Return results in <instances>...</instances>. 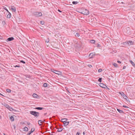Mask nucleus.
<instances>
[{
  "label": "nucleus",
  "instance_id": "obj_1",
  "mask_svg": "<svg viewBox=\"0 0 135 135\" xmlns=\"http://www.w3.org/2000/svg\"><path fill=\"white\" fill-rule=\"evenodd\" d=\"M30 113L33 115L35 117H38L39 115V113L35 111H31L30 112Z\"/></svg>",
  "mask_w": 135,
  "mask_h": 135
},
{
  "label": "nucleus",
  "instance_id": "obj_2",
  "mask_svg": "<svg viewBox=\"0 0 135 135\" xmlns=\"http://www.w3.org/2000/svg\"><path fill=\"white\" fill-rule=\"evenodd\" d=\"M33 15L36 16L38 17L41 16L42 14L41 12H36L33 13Z\"/></svg>",
  "mask_w": 135,
  "mask_h": 135
},
{
  "label": "nucleus",
  "instance_id": "obj_3",
  "mask_svg": "<svg viewBox=\"0 0 135 135\" xmlns=\"http://www.w3.org/2000/svg\"><path fill=\"white\" fill-rule=\"evenodd\" d=\"M82 13L84 15H87L89 14V11L88 10H87L86 9H85L82 12Z\"/></svg>",
  "mask_w": 135,
  "mask_h": 135
},
{
  "label": "nucleus",
  "instance_id": "obj_4",
  "mask_svg": "<svg viewBox=\"0 0 135 135\" xmlns=\"http://www.w3.org/2000/svg\"><path fill=\"white\" fill-rule=\"evenodd\" d=\"M121 95L126 100H127V99H128V97L125 95L123 92L122 93H120Z\"/></svg>",
  "mask_w": 135,
  "mask_h": 135
},
{
  "label": "nucleus",
  "instance_id": "obj_5",
  "mask_svg": "<svg viewBox=\"0 0 135 135\" xmlns=\"http://www.w3.org/2000/svg\"><path fill=\"white\" fill-rule=\"evenodd\" d=\"M11 9L13 12H16V8L14 6H11Z\"/></svg>",
  "mask_w": 135,
  "mask_h": 135
},
{
  "label": "nucleus",
  "instance_id": "obj_6",
  "mask_svg": "<svg viewBox=\"0 0 135 135\" xmlns=\"http://www.w3.org/2000/svg\"><path fill=\"white\" fill-rule=\"evenodd\" d=\"M99 85L100 87L104 88L107 87L105 85L102 83H100Z\"/></svg>",
  "mask_w": 135,
  "mask_h": 135
},
{
  "label": "nucleus",
  "instance_id": "obj_7",
  "mask_svg": "<svg viewBox=\"0 0 135 135\" xmlns=\"http://www.w3.org/2000/svg\"><path fill=\"white\" fill-rule=\"evenodd\" d=\"M35 130V129L34 128H32L31 129V131L29 132L27 134V135H30V134L33 132Z\"/></svg>",
  "mask_w": 135,
  "mask_h": 135
},
{
  "label": "nucleus",
  "instance_id": "obj_8",
  "mask_svg": "<svg viewBox=\"0 0 135 135\" xmlns=\"http://www.w3.org/2000/svg\"><path fill=\"white\" fill-rule=\"evenodd\" d=\"M6 107L8 108V109H9L10 110H14V109L11 107L9 106L8 105V104L7 105Z\"/></svg>",
  "mask_w": 135,
  "mask_h": 135
},
{
  "label": "nucleus",
  "instance_id": "obj_9",
  "mask_svg": "<svg viewBox=\"0 0 135 135\" xmlns=\"http://www.w3.org/2000/svg\"><path fill=\"white\" fill-rule=\"evenodd\" d=\"M14 39V38L13 37H9L8 38L7 40L8 41H11L13 40Z\"/></svg>",
  "mask_w": 135,
  "mask_h": 135
},
{
  "label": "nucleus",
  "instance_id": "obj_10",
  "mask_svg": "<svg viewBox=\"0 0 135 135\" xmlns=\"http://www.w3.org/2000/svg\"><path fill=\"white\" fill-rule=\"evenodd\" d=\"M117 111L120 113L123 114L124 113L123 111L119 109H117Z\"/></svg>",
  "mask_w": 135,
  "mask_h": 135
},
{
  "label": "nucleus",
  "instance_id": "obj_11",
  "mask_svg": "<svg viewBox=\"0 0 135 135\" xmlns=\"http://www.w3.org/2000/svg\"><path fill=\"white\" fill-rule=\"evenodd\" d=\"M78 44L79 45L78 46V48H80L81 47L82 43L81 42H79L78 43Z\"/></svg>",
  "mask_w": 135,
  "mask_h": 135
},
{
  "label": "nucleus",
  "instance_id": "obj_12",
  "mask_svg": "<svg viewBox=\"0 0 135 135\" xmlns=\"http://www.w3.org/2000/svg\"><path fill=\"white\" fill-rule=\"evenodd\" d=\"M67 120V119L66 118L62 119L61 120V121L62 122L64 123Z\"/></svg>",
  "mask_w": 135,
  "mask_h": 135
},
{
  "label": "nucleus",
  "instance_id": "obj_13",
  "mask_svg": "<svg viewBox=\"0 0 135 135\" xmlns=\"http://www.w3.org/2000/svg\"><path fill=\"white\" fill-rule=\"evenodd\" d=\"M56 128L58 129L57 131L58 132H61L62 130V129L61 127H60V128L59 129L57 127H56Z\"/></svg>",
  "mask_w": 135,
  "mask_h": 135
},
{
  "label": "nucleus",
  "instance_id": "obj_14",
  "mask_svg": "<svg viewBox=\"0 0 135 135\" xmlns=\"http://www.w3.org/2000/svg\"><path fill=\"white\" fill-rule=\"evenodd\" d=\"M132 41H128L127 42H124V44H126V43H127L128 44H129L130 43V44L131 45L132 44Z\"/></svg>",
  "mask_w": 135,
  "mask_h": 135
},
{
  "label": "nucleus",
  "instance_id": "obj_15",
  "mask_svg": "<svg viewBox=\"0 0 135 135\" xmlns=\"http://www.w3.org/2000/svg\"><path fill=\"white\" fill-rule=\"evenodd\" d=\"M94 56L93 53H91L89 54V56L90 58H91L93 57Z\"/></svg>",
  "mask_w": 135,
  "mask_h": 135
},
{
  "label": "nucleus",
  "instance_id": "obj_16",
  "mask_svg": "<svg viewBox=\"0 0 135 135\" xmlns=\"http://www.w3.org/2000/svg\"><path fill=\"white\" fill-rule=\"evenodd\" d=\"M69 123V122H64V124L65 126H67L68 125Z\"/></svg>",
  "mask_w": 135,
  "mask_h": 135
},
{
  "label": "nucleus",
  "instance_id": "obj_17",
  "mask_svg": "<svg viewBox=\"0 0 135 135\" xmlns=\"http://www.w3.org/2000/svg\"><path fill=\"white\" fill-rule=\"evenodd\" d=\"M43 122V121H42V120H40L38 121V123L39 125L41 126L42 125V122Z\"/></svg>",
  "mask_w": 135,
  "mask_h": 135
},
{
  "label": "nucleus",
  "instance_id": "obj_18",
  "mask_svg": "<svg viewBox=\"0 0 135 135\" xmlns=\"http://www.w3.org/2000/svg\"><path fill=\"white\" fill-rule=\"evenodd\" d=\"M129 61L130 62L131 64H132V65L133 66H135V64L134 62H133L132 61V60H129Z\"/></svg>",
  "mask_w": 135,
  "mask_h": 135
},
{
  "label": "nucleus",
  "instance_id": "obj_19",
  "mask_svg": "<svg viewBox=\"0 0 135 135\" xmlns=\"http://www.w3.org/2000/svg\"><path fill=\"white\" fill-rule=\"evenodd\" d=\"M36 109H37L39 110H41L43 108L42 107H37L35 108Z\"/></svg>",
  "mask_w": 135,
  "mask_h": 135
},
{
  "label": "nucleus",
  "instance_id": "obj_20",
  "mask_svg": "<svg viewBox=\"0 0 135 135\" xmlns=\"http://www.w3.org/2000/svg\"><path fill=\"white\" fill-rule=\"evenodd\" d=\"M32 96L34 98H37L38 96V95L36 94H33Z\"/></svg>",
  "mask_w": 135,
  "mask_h": 135
},
{
  "label": "nucleus",
  "instance_id": "obj_21",
  "mask_svg": "<svg viewBox=\"0 0 135 135\" xmlns=\"http://www.w3.org/2000/svg\"><path fill=\"white\" fill-rule=\"evenodd\" d=\"M28 129L27 127H24L23 130L24 131H28Z\"/></svg>",
  "mask_w": 135,
  "mask_h": 135
},
{
  "label": "nucleus",
  "instance_id": "obj_22",
  "mask_svg": "<svg viewBox=\"0 0 135 135\" xmlns=\"http://www.w3.org/2000/svg\"><path fill=\"white\" fill-rule=\"evenodd\" d=\"M9 14L7 16V18H10L11 17V14L9 12Z\"/></svg>",
  "mask_w": 135,
  "mask_h": 135
},
{
  "label": "nucleus",
  "instance_id": "obj_23",
  "mask_svg": "<svg viewBox=\"0 0 135 135\" xmlns=\"http://www.w3.org/2000/svg\"><path fill=\"white\" fill-rule=\"evenodd\" d=\"M10 119H11V120L12 121H14V119L13 117L12 116H11L10 117Z\"/></svg>",
  "mask_w": 135,
  "mask_h": 135
},
{
  "label": "nucleus",
  "instance_id": "obj_24",
  "mask_svg": "<svg viewBox=\"0 0 135 135\" xmlns=\"http://www.w3.org/2000/svg\"><path fill=\"white\" fill-rule=\"evenodd\" d=\"M95 42V41L94 40H91L90 41V42L92 44L94 43Z\"/></svg>",
  "mask_w": 135,
  "mask_h": 135
},
{
  "label": "nucleus",
  "instance_id": "obj_25",
  "mask_svg": "<svg viewBox=\"0 0 135 135\" xmlns=\"http://www.w3.org/2000/svg\"><path fill=\"white\" fill-rule=\"evenodd\" d=\"M113 65L114 67H117V64L115 63H113Z\"/></svg>",
  "mask_w": 135,
  "mask_h": 135
},
{
  "label": "nucleus",
  "instance_id": "obj_26",
  "mask_svg": "<svg viewBox=\"0 0 135 135\" xmlns=\"http://www.w3.org/2000/svg\"><path fill=\"white\" fill-rule=\"evenodd\" d=\"M54 71L53 72L54 73H55L56 74H59V73L60 72L59 71H57L56 70H54Z\"/></svg>",
  "mask_w": 135,
  "mask_h": 135
},
{
  "label": "nucleus",
  "instance_id": "obj_27",
  "mask_svg": "<svg viewBox=\"0 0 135 135\" xmlns=\"http://www.w3.org/2000/svg\"><path fill=\"white\" fill-rule=\"evenodd\" d=\"M78 3V2L77 1H76V2L73 1L72 2L73 4H76Z\"/></svg>",
  "mask_w": 135,
  "mask_h": 135
},
{
  "label": "nucleus",
  "instance_id": "obj_28",
  "mask_svg": "<svg viewBox=\"0 0 135 135\" xmlns=\"http://www.w3.org/2000/svg\"><path fill=\"white\" fill-rule=\"evenodd\" d=\"M2 23L3 25H5L6 24L5 21H2Z\"/></svg>",
  "mask_w": 135,
  "mask_h": 135
},
{
  "label": "nucleus",
  "instance_id": "obj_29",
  "mask_svg": "<svg viewBox=\"0 0 135 135\" xmlns=\"http://www.w3.org/2000/svg\"><path fill=\"white\" fill-rule=\"evenodd\" d=\"M8 93H10L11 92V90L9 89H6Z\"/></svg>",
  "mask_w": 135,
  "mask_h": 135
},
{
  "label": "nucleus",
  "instance_id": "obj_30",
  "mask_svg": "<svg viewBox=\"0 0 135 135\" xmlns=\"http://www.w3.org/2000/svg\"><path fill=\"white\" fill-rule=\"evenodd\" d=\"M47 86V84L46 83H44L43 84V86L45 87H46Z\"/></svg>",
  "mask_w": 135,
  "mask_h": 135
},
{
  "label": "nucleus",
  "instance_id": "obj_31",
  "mask_svg": "<svg viewBox=\"0 0 135 135\" xmlns=\"http://www.w3.org/2000/svg\"><path fill=\"white\" fill-rule=\"evenodd\" d=\"M79 36H80V35H79V34L78 33H76V35H75V36L76 37H78Z\"/></svg>",
  "mask_w": 135,
  "mask_h": 135
},
{
  "label": "nucleus",
  "instance_id": "obj_32",
  "mask_svg": "<svg viewBox=\"0 0 135 135\" xmlns=\"http://www.w3.org/2000/svg\"><path fill=\"white\" fill-rule=\"evenodd\" d=\"M102 78H99V79H98V81H99V82H101L102 81Z\"/></svg>",
  "mask_w": 135,
  "mask_h": 135
},
{
  "label": "nucleus",
  "instance_id": "obj_33",
  "mask_svg": "<svg viewBox=\"0 0 135 135\" xmlns=\"http://www.w3.org/2000/svg\"><path fill=\"white\" fill-rule=\"evenodd\" d=\"M2 104L6 107L7 105H8V104L5 103H4V104Z\"/></svg>",
  "mask_w": 135,
  "mask_h": 135
},
{
  "label": "nucleus",
  "instance_id": "obj_34",
  "mask_svg": "<svg viewBox=\"0 0 135 135\" xmlns=\"http://www.w3.org/2000/svg\"><path fill=\"white\" fill-rule=\"evenodd\" d=\"M102 70L101 69H99L98 70V72L99 73L101 72L102 71Z\"/></svg>",
  "mask_w": 135,
  "mask_h": 135
},
{
  "label": "nucleus",
  "instance_id": "obj_35",
  "mask_svg": "<svg viewBox=\"0 0 135 135\" xmlns=\"http://www.w3.org/2000/svg\"><path fill=\"white\" fill-rule=\"evenodd\" d=\"M20 62H22V63L23 64H25V62L24 61H23V60H21L20 61Z\"/></svg>",
  "mask_w": 135,
  "mask_h": 135
},
{
  "label": "nucleus",
  "instance_id": "obj_36",
  "mask_svg": "<svg viewBox=\"0 0 135 135\" xmlns=\"http://www.w3.org/2000/svg\"><path fill=\"white\" fill-rule=\"evenodd\" d=\"M40 23L42 25H43L44 23V22L42 21H41L40 22Z\"/></svg>",
  "mask_w": 135,
  "mask_h": 135
},
{
  "label": "nucleus",
  "instance_id": "obj_37",
  "mask_svg": "<svg viewBox=\"0 0 135 135\" xmlns=\"http://www.w3.org/2000/svg\"><path fill=\"white\" fill-rule=\"evenodd\" d=\"M49 38H48L47 40H46V41H45V42L48 43V42H49Z\"/></svg>",
  "mask_w": 135,
  "mask_h": 135
},
{
  "label": "nucleus",
  "instance_id": "obj_38",
  "mask_svg": "<svg viewBox=\"0 0 135 135\" xmlns=\"http://www.w3.org/2000/svg\"><path fill=\"white\" fill-rule=\"evenodd\" d=\"M123 107H124V108H128V107L127 106H125V105H123Z\"/></svg>",
  "mask_w": 135,
  "mask_h": 135
},
{
  "label": "nucleus",
  "instance_id": "obj_39",
  "mask_svg": "<svg viewBox=\"0 0 135 135\" xmlns=\"http://www.w3.org/2000/svg\"><path fill=\"white\" fill-rule=\"evenodd\" d=\"M88 66L89 68H91V67H92V65H88Z\"/></svg>",
  "mask_w": 135,
  "mask_h": 135
},
{
  "label": "nucleus",
  "instance_id": "obj_40",
  "mask_svg": "<svg viewBox=\"0 0 135 135\" xmlns=\"http://www.w3.org/2000/svg\"><path fill=\"white\" fill-rule=\"evenodd\" d=\"M15 67L19 68L20 67V66L19 65H16V66H15Z\"/></svg>",
  "mask_w": 135,
  "mask_h": 135
},
{
  "label": "nucleus",
  "instance_id": "obj_41",
  "mask_svg": "<svg viewBox=\"0 0 135 135\" xmlns=\"http://www.w3.org/2000/svg\"><path fill=\"white\" fill-rule=\"evenodd\" d=\"M80 133L79 132H77L76 135H79Z\"/></svg>",
  "mask_w": 135,
  "mask_h": 135
},
{
  "label": "nucleus",
  "instance_id": "obj_42",
  "mask_svg": "<svg viewBox=\"0 0 135 135\" xmlns=\"http://www.w3.org/2000/svg\"><path fill=\"white\" fill-rule=\"evenodd\" d=\"M5 8H4V9H5L7 12H9L7 8H6V7H5Z\"/></svg>",
  "mask_w": 135,
  "mask_h": 135
},
{
  "label": "nucleus",
  "instance_id": "obj_43",
  "mask_svg": "<svg viewBox=\"0 0 135 135\" xmlns=\"http://www.w3.org/2000/svg\"><path fill=\"white\" fill-rule=\"evenodd\" d=\"M117 62H118L119 63H121V62L119 60H118Z\"/></svg>",
  "mask_w": 135,
  "mask_h": 135
},
{
  "label": "nucleus",
  "instance_id": "obj_44",
  "mask_svg": "<svg viewBox=\"0 0 135 135\" xmlns=\"http://www.w3.org/2000/svg\"><path fill=\"white\" fill-rule=\"evenodd\" d=\"M126 68V66H124L123 67V69H125Z\"/></svg>",
  "mask_w": 135,
  "mask_h": 135
},
{
  "label": "nucleus",
  "instance_id": "obj_45",
  "mask_svg": "<svg viewBox=\"0 0 135 135\" xmlns=\"http://www.w3.org/2000/svg\"><path fill=\"white\" fill-rule=\"evenodd\" d=\"M83 134H84V135L85 134V132H84L83 133Z\"/></svg>",
  "mask_w": 135,
  "mask_h": 135
},
{
  "label": "nucleus",
  "instance_id": "obj_46",
  "mask_svg": "<svg viewBox=\"0 0 135 135\" xmlns=\"http://www.w3.org/2000/svg\"><path fill=\"white\" fill-rule=\"evenodd\" d=\"M58 11H59L60 12H61V11L59 9L58 10Z\"/></svg>",
  "mask_w": 135,
  "mask_h": 135
},
{
  "label": "nucleus",
  "instance_id": "obj_47",
  "mask_svg": "<svg viewBox=\"0 0 135 135\" xmlns=\"http://www.w3.org/2000/svg\"><path fill=\"white\" fill-rule=\"evenodd\" d=\"M121 3H122V4H123L124 3L123 2H121Z\"/></svg>",
  "mask_w": 135,
  "mask_h": 135
},
{
  "label": "nucleus",
  "instance_id": "obj_48",
  "mask_svg": "<svg viewBox=\"0 0 135 135\" xmlns=\"http://www.w3.org/2000/svg\"><path fill=\"white\" fill-rule=\"evenodd\" d=\"M30 124V123H28V124L29 125V124Z\"/></svg>",
  "mask_w": 135,
  "mask_h": 135
},
{
  "label": "nucleus",
  "instance_id": "obj_49",
  "mask_svg": "<svg viewBox=\"0 0 135 135\" xmlns=\"http://www.w3.org/2000/svg\"><path fill=\"white\" fill-rule=\"evenodd\" d=\"M0 94L2 95H3L1 94V93H0Z\"/></svg>",
  "mask_w": 135,
  "mask_h": 135
},
{
  "label": "nucleus",
  "instance_id": "obj_50",
  "mask_svg": "<svg viewBox=\"0 0 135 135\" xmlns=\"http://www.w3.org/2000/svg\"><path fill=\"white\" fill-rule=\"evenodd\" d=\"M1 115H0V118H1Z\"/></svg>",
  "mask_w": 135,
  "mask_h": 135
},
{
  "label": "nucleus",
  "instance_id": "obj_51",
  "mask_svg": "<svg viewBox=\"0 0 135 135\" xmlns=\"http://www.w3.org/2000/svg\"><path fill=\"white\" fill-rule=\"evenodd\" d=\"M99 45H98V46H99Z\"/></svg>",
  "mask_w": 135,
  "mask_h": 135
},
{
  "label": "nucleus",
  "instance_id": "obj_52",
  "mask_svg": "<svg viewBox=\"0 0 135 135\" xmlns=\"http://www.w3.org/2000/svg\"><path fill=\"white\" fill-rule=\"evenodd\" d=\"M99 45H98V46H99Z\"/></svg>",
  "mask_w": 135,
  "mask_h": 135
},
{
  "label": "nucleus",
  "instance_id": "obj_53",
  "mask_svg": "<svg viewBox=\"0 0 135 135\" xmlns=\"http://www.w3.org/2000/svg\"><path fill=\"white\" fill-rule=\"evenodd\" d=\"M99 45H98V46H99Z\"/></svg>",
  "mask_w": 135,
  "mask_h": 135
},
{
  "label": "nucleus",
  "instance_id": "obj_54",
  "mask_svg": "<svg viewBox=\"0 0 135 135\" xmlns=\"http://www.w3.org/2000/svg\"><path fill=\"white\" fill-rule=\"evenodd\" d=\"M51 135H52V134H51Z\"/></svg>",
  "mask_w": 135,
  "mask_h": 135
},
{
  "label": "nucleus",
  "instance_id": "obj_55",
  "mask_svg": "<svg viewBox=\"0 0 135 135\" xmlns=\"http://www.w3.org/2000/svg\"><path fill=\"white\" fill-rule=\"evenodd\" d=\"M68 135H69V134H68Z\"/></svg>",
  "mask_w": 135,
  "mask_h": 135
}]
</instances>
